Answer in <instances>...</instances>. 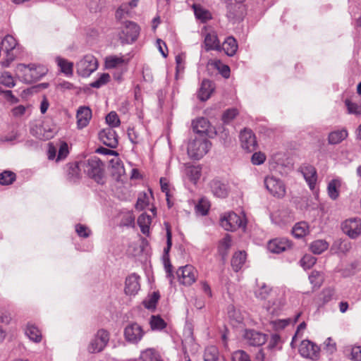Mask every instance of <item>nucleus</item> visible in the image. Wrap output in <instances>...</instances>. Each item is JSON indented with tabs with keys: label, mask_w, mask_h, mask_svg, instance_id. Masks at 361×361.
Masks as SVG:
<instances>
[{
	"label": "nucleus",
	"mask_w": 361,
	"mask_h": 361,
	"mask_svg": "<svg viewBox=\"0 0 361 361\" xmlns=\"http://www.w3.org/2000/svg\"><path fill=\"white\" fill-rule=\"evenodd\" d=\"M204 361H224L220 356L218 348L214 345L207 346L204 352Z\"/></svg>",
	"instance_id": "26"
},
{
	"label": "nucleus",
	"mask_w": 361,
	"mask_h": 361,
	"mask_svg": "<svg viewBox=\"0 0 361 361\" xmlns=\"http://www.w3.org/2000/svg\"><path fill=\"white\" fill-rule=\"evenodd\" d=\"M345 355L353 361H361V347L349 346L345 349Z\"/></svg>",
	"instance_id": "37"
},
{
	"label": "nucleus",
	"mask_w": 361,
	"mask_h": 361,
	"mask_svg": "<svg viewBox=\"0 0 361 361\" xmlns=\"http://www.w3.org/2000/svg\"><path fill=\"white\" fill-rule=\"evenodd\" d=\"M48 70L41 65L20 63L16 70V76L25 83H32L44 76Z\"/></svg>",
	"instance_id": "1"
},
{
	"label": "nucleus",
	"mask_w": 361,
	"mask_h": 361,
	"mask_svg": "<svg viewBox=\"0 0 361 361\" xmlns=\"http://www.w3.org/2000/svg\"><path fill=\"white\" fill-rule=\"evenodd\" d=\"M106 123L112 126L117 127L120 125V120L117 114L114 111H111L106 117Z\"/></svg>",
	"instance_id": "58"
},
{
	"label": "nucleus",
	"mask_w": 361,
	"mask_h": 361,
	"mask_svg": "<svg viewBox=\"0 0 361 361\" xmlns=\"http://www.w3.org/2000/svg\"><path fill=\"white\" fill-rule=\"evenodd\" d=\"M110 338L109 333L104 329H99L90 340L87 345V351L90 353H99L104 350L109 343Z\"/></svg>",
	"instance_id": "4"
},
{
	"label": "nucleus",
	"mask_w": 361,
	"mask_h": 361,
	"mask_svg": "<svg viewBox=\"0 0 361 361\" xmlns=\"http://www.w3.org/2000/svg\"><path fill=\"white\" fill-rule=\"evenodd\" d=\"M343 231L351 238H357L361 234V219H350L342 224Z\"/></svg>",
	"instance_id": "12"
},
{
	"label": "nucleus",
	"mask_w": 361,
	"mask_h": 361,
	"mask_svg": "<svg viewBox=\"0 0 361 361\" xmlns=\"http://www.w3.org/2000/svg\"><path fill=\"white\" fill-rule=\"evenodd\" d=\"M212 82L209 80H204L202 82L201 87L198 93V97L201 101L207 100L214 91Z\"/></svg>",
	"instance_id": "24"
},
{
	"label": "nucleus",
	"mask_w": 361,
	"mask_h": 361,
	"mask_svg": "<svg viewBox=\"0 0 361 361\" xmlns=\"http://www.w3.org/2000/svg\"><path fill=\"white\" fill-rule=\"evenodd\" d=\"M151 223V218L149 215L142 214L137 219V224L140 227L142 233L146 234L149 231V225Z\"/></svg>",
	"instance_id": "44"
},
{
	"label": "nucleus",
	"mask_w": 361,
	"mask_h": 361,
	"mask_svg": "<svg viewBox=\"0 0 361 361\" xmlns=\"http://www.w3.org/2000/svg\"><path fill=\"white\" fill-rule=\"evenodd\" d=\"M232 361H250L248 354L242 350L235 351L232 354Z\"/></svg>",
	"instance_id": "52"
},
{
	"label": "nucleus",
	"mask_w": 361,
	"mask_h": 361,
	"mask_svg": "<svg viewBox=\"0 0 361 361\" xmlns=\"http://www.w3.org/2000/svg\"><path fill=\"white\" fill-rule=\"evenodd\" d=\"M77 126L79 129L86 127L91 118L92 111L88 106H80L77 111Z\"/></svg>",
	"instance_id": "19"
},
{
	"label": "nucleus",
	"mask_w": 361,
	"mask_h": 361,
	"mask_svg": "<svg viewBox=\"0 0 361 361\" xmlns=\"http://www.w3.org/2000/svg\"><path fill=\"white\" fill-rule=\"evenodd\" d=\"M177 275L180 283L190 286L197 279V271L191 265H186L178 269Z\"/></svg>",
	"instance_id": "11"
},
{
	"label": "nucleus",
	"mask_w": 361,
	"mask_h": 361,
	"mask_svg": "<svg viewBox=\"0 0 361 361\" xmlns=\"http://www.w3.org/2000/svg\"><path fill=\"white\" fill-rule=\"evenodd\" d=\"M192 8L194 10L196 18L201 20L202 22H206L207 20L212 18L210 12L203 8L201 6L193 4Z\"/></svg>",
	"instance_id": "36"
},
{
	"label": "nucleus",
	"mask_w": 361,
	"mask_h": 361,
	"mask_svg": "<svg viewBox=\"0 0 361 361\" xmlns=\"http://www.w3.org/2000/svg\"><path fill=\"white\" fill-rule=\"evenodd\" d=\"M140 276L133 273L128 276L126 279L125 293L127 295H135L140 289Z\"/></svg>",
	"instance_id": "16"
},
{
	"label": "nucleus",
	"mask_w": 361,
	"mask_h": 361,
	"mask_svg": "<svg viewBox=\"0 0 361 361\" xmlns=\"http://www.w3.org/2000/svg\"><path fill=\"white\" fill-rule=\"evenodd\" d=\"M334 293L335 291L334 288H324L320 294V300L322 301L323 304L327 303L332 300Z\"/></svg>",
	"instance_id": "51"
},
{
	"label": "nucleus",
	"mask_w": 361,
	"mask_h": 361,
	"mask_svg": "<svg viewBox=\"0 0 361 361\" xmlns=\"http://www.w3.org/2000/svg\"><path fill=\"white\" fill-rule=\"evenodd\" d=\"M292 233L295 238H300L309 233L308 224L305 221L296 224L293 228Z\"/></svg>",
	"instance_id": "34"
},
{
	"label": "nucleus",
	"mask_w": 361,
	"mask_h": 361,
	"mask_svg": "<svg viewBox=\"0 0 361 361\" xmlns=\"http://www.w3.org/2000/svg\"><path fill=\"white\" fill-rule=\"evenodd\" d=\"M101 142L111 148H116L118 146V136L116 131L111 128H107L101 130L99 133Z\"/></svg>",
	"instance_id": "14"
},
{
	"label": "nucleus",
	"mask_w": 361,
	"mask_h": 361,
	"mask_svg": "<svg viewBox=\"0 0 361 361\" xmlns=\"http://www.w3.org/2000/svg\"><path fill=\"white\" fill-rule=\"evenodd\" d=\"M228 316L229 319L237 324H240L243 321V316L239 310H237L233 305H230L227 308Z\"/></svg>",
	"instance_id": "40"
},
{
	"label": "nucleus",
	"mask_w": 361,
	"mask_h": 361,
	"mask_svg": "<svg viewBox=\"0 0 361 361\" xmlns=\"http://www.w3.org/2000/svg\"><path fill=\"white\" fill-rule=\"evenodd\" d=\"M140 360L141 361H162L159 353L154 348H147L142 351Z\"/></svg>",
	"instance_id": "31"
},
{
	"label": "nucleus",
	"mask_w": 361,
	"mask_h": 361,
	"mask_svg": "<svg viewBox=\"0 0 361 361\" xmlns=\"http://www.w3.org/2000/svg\"><path fill=\"white\" fill-rule=\"evenodd\" d=\"M11 321V316L9 312L4 310H0V322L8 324Z\"/></svg>",
	"instance_id": "61"
},
{
	"label": "nucleus",
	"mask_w": 361,
	"mask_h": 361,
	"mask_svg": "<svg viewBox=\"0 0 361 361\" xmlns=\"http://www.w3.org/2000/svg\"><path fill=\"white\" fill-rule=\"evenodd\" d=\"M82 167L89 177L98 183H104V164L99 158L94 157L88 159L82 163Z\"/></svg>",
	"instance_id": "3"
},
{
	"label": "nucleus",
	"mask_w": 361,
	"mask_h": 361,
	"mask_svg": "<svg viewBox=\"0 0 361 361\" xmlns=\"http://www.w3.org/2000/svg\"><path fill=\"white\" fill-rule=\"evenodd\" d=\"M240 140L242 147L247 152H253L257 148V140L251 130L244 129L240 132Z\"/></svg>",
	"instance_id": "13"
},
{
	"label": "nucleus",
	"mask_w": 361,
	"mask_h": 361,
	"mask_svg": "<svg viewBox=\"0 0 361 361\" xmlns=\"http://www.w3.org/2000/svg\"><path fill=\"white\" fill-rule=\"evenodd\" d=\"M290 242L285 238H276L269 242L268 250L273 253H280L290 247Z\"/></svg>",
	"instance_id": "20"
},
{
	"label": "nucleus",
	"mask_w": 361,
	"mask_h": 361,
	"mask_svg": "<svg viewBox=\"0 0 361 361\" xmlns=\"http://www.w3.org/2000/svg\"><path fill=\"white\" fill-rule=\"evenodd\" d=\"M269 303H271V305L267 307L268 312L272 314H278L285 304V300L283 297H281L276 301H269Z\"/></svg>",
	"instance_id": "43"
},
{
	"label": "nucleus",
	"mask_w": 361,
	"mask_h": 361,
	"mask_svg": "<svg viewBox=\"0 0 361 361\" xmlns=\"http://www.w3.org/2000/svg\"><path fill=\"white\" fill-rule=\"evenodd\" d=\"M345 104L349 114L357 115L361 114V105L351 102L349 99H346Z\"/></svg>",
	"instance_id": "53"
},
{
	"label": "nucleus",
	"mask_w": 361,
	"mask_h": 361,
	"mask_svg": "<svg viewBox=\"0 0 361 361\" xmlns=\"http://www.w3.org/2000/svg\"><path fill=\"white\" fill-rule=\"evenodd\" d=\"M145 334L142 327L136 322L128 324L123 330L125 341L130 344H137Z\"/></svg>",
	"instance_id": "5"
},
{
	"label": "nucleus",
	"mask_w": 361,
	"mask_h": 361,
	"mask_svg": "<svg viewBox=\"0 0 361 361\" xmlns=\"http://www.w3.org/2000/svg\"><path fill=\"white\" fill-rule=\"evenodd\" d=\"M265 160V154L260 152L254 153L251 157V161L254 165H260L263 164Z\"/></svg>",
	"instance_id": "59"
},
{
	"label": "nucleus",
	"mask_w": 361,
	"mask_h": 361,
	"mask_svg": "<svg viewBox=\"0 0 361 361\" xmlns=\"http://www.w3.org/2000/svg\"><path fill=\"white\" fill-rule=\"evenodd\" d=\"M221 226L226 231H233L239 228H244L245 222L243 219L234 212H228L221 219Z\"/></svg>",
	"instance_id": "8"
},
{
	"label": "nucleus",
	"mask_w": 361,
	"mask_h": 361,
	"mask_svg": "<svg viewBox=\"0 0 361 361\" xmlns=\"http://www.w3.org/2000/svg\"><path fill=\"white\" fill-rule=\"evenodd\" d=\"M109 79L110 75L109 73H102L100 77L97 80L92 82L90 85L94 88H99L106 84L109 81Z\"/></svg>",
	"instance_id": "55"
},
{
	"label": "nucleus",
	"mask_w": 361,
	"mask_h": 361,
	"mask_svg": "<svg viewBox=\"0 0 361 361\" xmlns=\"http://www.w3.org/2000/svg\"><path fill=\"white\" fill-rule=\"evenodd\" d=\"M264 183L267 190L274 197L281 198L285 196L286 185L280 178L268 176L264 178Z\"/></svg>",
	"instance_id": "6"
},
{
	"label": "nucleus",
	"mask_w": 361,
	"mask_h": 361,
	"mask_svg": "<svg viewBox=\"0 0 361 361\" xmlns=\"http://www.w3.org/2000/svg\"><path fill=\"white\" fill-rule=\"evenodd\" d=\"M337 350L336 342L331 338H327L324 342V350L329 354H334Z\"/></svg>",
	"instance_id": "50"
},
{
	"label": "nucleus",
	"mask_w": 361,
	"mask_h": 361,
	"mask_svg": "<svg viewBox=\"0 0 361 361\" xmlns=\"http://www.w3.org/2000/svg\"><path fill=\"white\" fill-rule=\"evenodd\" d=\"M273 293V290L263 283L255 292L257 298L259 300H266Z\"/></svg>",
	"instance_id": "41"
},
{
	"label": "nucleus",
	"mask_w": 361,
	"mask_h": 361,
	"mask_svg": "<svg viewBox=\"0 0 361 361\" xmlns=\"http://www.w3.org/2000/svg\"><path fill=\"white\" fill-rule=\"evenodd\" d=\"M149 324L152 330H162L166 326L164 320L159 316H152Z\"/></svg>",
	"instance_id": "45"
},
{
	"label": "nucleus",
	"mask_w": 361,
	"mask_h": 361,
	"mask_svg": "<svg viewBox=\"0 0 361 361\" xmlns=\"http://www.w3.org/2000/svg\"><path fill=\"white\" fill-rule=\"evenodd\" d=\"M238 114V111L236 109H228L224 113V114L222 116V120H223L224 123H228L233 119H234Z\"/></svg>",
	"instance_id": "56"
},
{
	"label": "nucleus",
	"mask_w": 361,
	"mask_h": 361,
	"mask_svg": "<svg viewBox=\"0 0 361 361\" xmlns=\"http://www.w3.org/2000/svg\"><path fill=\"white\" fill-rule=\"evenodd\" d=\"M231 246V237L230 235H226V236L220 241L219 245V252L222 257L223 259H225L228 255V251Z\"/></svg>",
	"instance_id": "33"
},
{
	"label": "nucleus",
	"mask_w": 361,
	"mask_h": 361,
	"mask_svg": "<svg viewBox=\"0 0 361 361\" xmlns=\"http://www.w3.org/2000/svg\"><path fill=\"white\" fill-rule=\"evenodd\" d=\"M244 338L250 345L259 346L265 343L266 335L255 330H246Z\"/></svg>",
	"instance_id": "17"
},
{
	"label": "nucleus",
	"mask_w": 361,
	"mask_h": 361,
	"mask_svg": "<svg viewBox=\"0 0 361 361\" xmlns=\"http://www.w3.org/2000/svg\"><path fill=\"white\" fill-rule=\"evenodd\" d=\"M166 247L164 250L163 261L166 271L168 277H171L172 274V265L170 262L169 257V252L172 245V234L169 226L167 225L166 228Z\"/></svg>",
	"instance_id": "15"
},
{
	"label": "nucleus",
	"mask_w": 361,
	"mask_h": 361,
	"mask_svg": "<svg viewBox=\"0 0 361 361\" xmlns=\"http://www.w3.org/2000/svg\"><path fill=\"white\" fill-rule=\"evenodd\" d=\"M56 61L62 73H63L66 75H73V63L72 62H70L68 60L61 57H57L56 59Z\"/></svg>",
	"instance_id": "32"
},
{
	"label": "nucleus",
	"mask_w": 361,
	"mask_h": 361,
	"mask_svg": "<svg viewBox=\"0 0 361 361\" xmlns=\"http://www.w3.org/2000/svg\"><path fill=\"white\" fill-rule=\"evenodd\" d=\"M127 63L128 61L123 56L111 55L105 59V66L108 69L123 67L124 65L127 64Z\"/></svg>",
	"instance_id": "25"
},
{
	"label": "nucleus",
	"mask_w": 361,
	"mask_h": 361,
	"mask_svg": "<svg viewBox=\"0 0 361 361\" xmlns=\"http://www.w3.org/2000/svg\"><path fill=\"white\" fill-rule=\"evenodd\" d=\"M0 83L7 87H13L16 85L13 76L7 71L1 73Z\"/></svg>",
	"instance_id": "46"
},
{
	"label": "nucleus",
	"mask_w": 361,
	"mask_h": 361,
	"mask_svg": "<svg viewBox=\"0 0 361 361\" xmlns=\"http://www.w3.org/2000/svg\"><path fill=\"white\" fill-rule=\"evenodd\" d=\"M226 55L233 56L238 49V43L233 37H228L222 44V47Z\"/></svg>",
	"instance_id": "27"
},
{
	"label": "nucleus",
	"mask_w": 361,
	"mask_h": 361,
	"mask_svg": "<svg viewBox=\"0 0 361 361\" xmlns=\"http://www.w3.org/2000/svg\"><path fill=\"white\" fill-rule=\"evenodd\" d=\"M246 253L244 251L235 252L231 259V266L235 271H238L245 262Z\"/></svg>",
	"instance_id": "30"
},
{
	"label": "nucleus",
	"mask_w": 361,
	"mask_h": 361,
	"mask_svg": "<svg viewBox=\"0 0 361 361\" xmlns=\"http://www.w3.org/2000/svg\"><path fill=\"white\" fill-rule=\"evenodd\" d=\"M309 281L312 285L313 290L319 288L324 282L323 274L318 271H312L309 276Z\"/></svg>",
	"instance_id": "35"
},
{
	"label": "nucleus",
	"mask_w": 361,
	"mask_h": 361,
	"mask_svg": "<svg viewBox=\"0 0 361 361\" xmlns=\"http://www.w3.org/2000/svg\"><path fill=\"white\" fill-rule=\"evenodd\" d=\"M25 333L29 339L35 343H40L42 338L41 331L33 324L28 323Z\"/></svg>",
	"instance_id": "23"
},
{
	"label": "nucleus",
	"mask_w": 361,
	"mask_h": 361,
	"mask_svg": "<svg viewBox=\"0 0 361 361\" xmlns=\"http://www.w3.org/2000/svg\"><path fill=\"white\" fill-rule=\"evenodd\" d=\"M160 298L159 293L154 292L148 299L143 302L144 306L147 309H154Z\"/></svg>",
	"instance_id": "49"
},
{
	"label": "nucleus",
	"mask_w": 361,
	"mask_h": 361,
	"mask_svg": "<svg viewBox=\"0 0 361 361\" xmlns=\"http://www.w3.org/2000/svg\"><path fill=\"white\" fill-rule=\"evenodd\" d=\"M97 60L91 54L85 55L76 63L77 72L82 77H88L97 69Z\"/></svg>",
	"instance_id": "7"
},
{
	"label": "nucleus",
	"mask_w": 361,
	"mask_h": 361,
	"mask_svg": "<svg viewBox=\"0 0 361 361\" xmlns=\"http://www.w3.org/2000/svg\"><path fill=\"white\" fill-rule=\"evenodd\" d=\"M280 340L281 338L278 334H272L268 344V348L271 350L274 348L278 345Z\"/></svg>",
	"instance_id": "63"
},
{
	"label": "nucleus",
	"mask_w": 361,
	"mask_h": 361,
	"mask_svg": "<svg viewBox=\"0 0 361 361\" xmlns=\"http://www.w3.org/2000/svg\"><path fill=\"white\" fill-rule=\"evenodd\" d=\"M301 172L310 188L314 190L317 182V171L312 166L308 165L301 168Z\"/></svg>",
	"instance_id": "21"
},
{
	"label": "nucleus",
	"mask_w": 361,
	"mask_h": 361,
	"mask_svg": "<svg viewBox=\"0 0 361 361\" xmlns=\"http://www.w3.org/2000/svg\"><path fill=\"white\" fill-rule=\"evenodd\" d=\"M210 147L211 142L205 137L200 135L190 140L187 152L191 159L199 160L208 152Z\"/></svg>",
	"instance_id": "2"
},
{
	"label": "nucleus",
	"mask_w": 361,
	"mask_h": 361,
	"mask_svg": "<svg viewBox=\"0 0 361 361\" xmlns=\"http://www.w3.org/2000/svg\"><path fill=\"white\" fill-rule=\"evenodd\" d=\"M57 149L53 143H49L47 155L49 159H54L56 157Z\"/></svg>",
	"instance_id": "64"
},
{
	"label": "nucleus",
	"mask_w": 361,
	"mask_h": 361,
	"mask_svg": "<svg viewBox=\"0 0 361 361\" xmlns=\"http://www.w3.org/2000/svg\"><path fill=\"white\" fill-rule=\"evenodd\" d=\"M204 45L207 51L217 50L220 51L221 47L218 37L214 32L207 33L204 37Z\"/></svg>",
	"instance_id": "22"
},
{
	"label": "nucleus",
	"mask_w": 361,
	"mask_h": 361,
	"mask_svg": "<svg viewBox=\"0 0 361 361\" xmlns=\"http://www.w3.org/2000/svg\"><path fill=\"white\" fill-rule=\"evenodd\" d=\"M140 27L132 21H126L122 30L121 38L126 43L135 42L140 34Z\"/></svg>",
	"instance_id": "10"
},
{
	"label": "nucleus",
	"mask_w": 361,
	"mask_h": 361,
	"mask_svg": "<svg viewBox=\"0 0 361 361\" xmlns=\"http://www.w3.org/2000/svg\"><path fill=\"white\" fill-rule=\"evenodd\" d=\"M348 135V133L346 129L333 131L329 135V143L331 145H337L344 140Z\"/></svg>",
	"instance_id": "28"
},
{
	"label": "nucleus",
	"mask_w": 361,
	"mask_h": 361,
	"mask_svg": "<svg viewBox=\"0 0 361 361\" xmlns=\"http://www.w3.org/2000/svg\"><path fill=\"white\" fill-rule=\"evenodd\" d=\"M16 173L11 171H4L0 173V184L2 185H11L15 181Z\"/></svg>",
	"instance_id": "42"
},
{
	"label": "nucleus",
	"mask_w": 361,
	"mask_h": 361,
	"mask_svg": "<svg viewBox=\"0 0 361 361\" xmlns=\"http://www.w3.org/2000/svg\"><path fill=\"white\" fill-rule=\"evenodd\" d=\"M209 186L213 195L217 197L225 198L228 195L229 188L228 185L218 179L212 180Z\"/></svg>",
	"instance_id": "18"
},
{
	"label": "nucleus",
	"mask_w": 361,
	"mask_h": 361,
	"mask_svg": "<svg viewBox=\"0 0 361 361\" xmlns=\"http://www.w3.org/2000/svg\"><path fill=\"white\" fill-rule=\"evenodd\" d=\"M128 136L132 143L137 144L140 142L139 136L134 128L128 129Z\"/></svg>",
	"instance_id": "62"
},
{
	"label": "nucleus",
	"mask_w": 361,
	"mask_h": 361,
	"mask_svg": "<svg viewBox=\"0 0 361 361\" xmlns=\"http://www.w3.org/2000/svg\"><path fill=\"white\" fill-rule=\"evenodd\" d=\"M75 231L80 237L87 238L90 235V230L85 226L78 224L75 226Z\"/></svg>",
	"instance_id": "60"
},
{
	"label": "nucleus",
	"mask_w": 361,
	"mask_h": 361,
	"mask_svg": "<svg viewBox=\"0 0 361 361\" xmlns=\"http://www.w3.org/2000/svg\"><path fill=\"white\" fill-rule=\"evenodd\" d=\"M69 153L68 151V147L66 142H62L60 144V147L59 149L57 157H56V161H59L61 160L64 159L66 158Z\"/></svg>",
	"instance_id": "57"
},
{
	"label": "nucleus",
	"mask_w": 361,
	"mask_h": 361,
	"mask_svg": "<svg viewBox=\"0 0 361 361\" xmlns=\"http://www.w3.org/2000/svg\"><path fill=\"white\" fill-rule=\"evenodd\" d=\"M299 353L305 358L316 360L319 357L320 348L309 340H304L299 346Z\"/></svg>",
	"instance_id": "9"
},
{
	"label": "nucleus",
	"mask_w": 361,
	"mask_h": 361,
	"mask_svg": "<svg viewBox=\"0 0 361 361\" xmlns=\"http://www.w3.org/2000/svg\"><path fill=\"white\" fill-rule=\"evenodd\" d=\"M329 243L324 240H317L310 245L311 251L316 255H319L327 250Z\"/></svg>",
	"instance_id": "38"
},
{
	"label": "nucleus",
	"mask_w": 361,
	"mask_h": 361,
	"mask_svg": "<svg viewBox=\"0 0 361 361\" xmlns=\"http://www.w3.org/2000/svg\"><path fill=\"white\" fill-rule=\"evenodd\" d=\"M68 178L74 180L80 177V168L77 164H68Z\"/></svg>",
	"instance_id": "47"
},
{
	"label": "nucleus",
	"mask_w": 361,
	"mask_h": 361,
	"mask_svg": "<svg viewBox=\"0 0 361 361\" xmlns=\"http://www.w3.org/2000/svg\"><path fill=\"white\" fill-rule=\"evenodd\" d=\"M110 165L113 169L112 173L114 175L121 176L125 173V169L122 163V161L117 156H116V157L113 158L110 161Z\"/></svg>",
	"instance_id": "39"
},
{
	"label": "nucleus",
	"mask_w": 361,
	"mask_h": 361,
	"mask_svg": "<svg viewBox=\"0 0 361 361\" xmlns=\"http://www.w3.org/2000/svg\"><path fill=\"white\" fill-rule=\"evenodd\" d=\"M316 258L311 255H305L300 259V264L305 269H310L315 263Z\"/></svg>",
	"instance_id": "48"
},
{
	"label": "nucleus",
	"mask_w": 361,
	"mask_h": 361,
	"mask_svg": "<svg viewBox=\"0 0 361 361\" xmlns=\"http://www.w3.org/2000/svg\"><path fill=\"white\" fill-rule=\"evenodd\" d=\"M209 202L204 199H201L198 204L196 205V210L202 215H206L209 209Z\"/></svg>",
	"instance_id": "54"
},
{
	"label": "nucleus",
	"mask_w": 361,
	"mask_h": 361,
	"mask_svg": "<svg viewBox=\"0 0 361 361\" xmlns=\"http://www.w3.org/2000/svg\"><path fill=\"white\" fill-rule=\"evenodd\" d=\"M341 187V180L336 178L331 180L327 186V192L329 197L336 200L339 196V189Z\"/></svg>",
	"instance_id": "29"
}]
</instances>
